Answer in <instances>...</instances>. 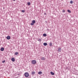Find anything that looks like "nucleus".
I'll return each mask as SVG.
<instances>
[{
	"label": "nucleus",
	"instance_id": "obj_20",
	"mask_svg": "<svg viewBox=\"0 0 78 78\" xmlns=\"http://www.w3.org/2000/svg\"><path fill=\"white\" fill-rule=\"evenodd\" d=\"M62 12H66V10H65L64 9H63V10H62Z\"/></svg>",
	"mask_w": 78,
	"mask_h": 78
},
{
	"label": "nucleus",
	"instance_id": "obj_21",
	"mask_svg": "<svg viewBox=\"0 0 78 78\" xmlns=\"http://www.w3.org/2000/svg\"><path fill=\"white\" fill-rule=\"evenodd\" d=\"M34 23H30L31 25H34Z\"/></svg>",
	"mask_w": 78,
	"mask_h": 78
},
{
	"label": "nucleus",
	"instance_id": "obj_14",
	"mask_svg": "<svg viewBox=\"0 0 78 78\" xmlns=\"http://www.w3.org/2000/svg\"><path fill=\"white\" fill-rule=\"evenodd\" d=\"M19 54V53L18 52H16L15 53V55H17Z\"/></svg>",
	"mask_w": 78,
	"mask_h": 78
},
{
	"label": "nucleus",
	"instance_id": "obj_8",
	"mask_svg": "<svg viewBox=\"0 0 78 78\" xmlns=\"http://www.w3.org/2000/svg\"><path fill=\"white\" fill-rule=\"evenodd\" d=\"M38 74L39 75H41V74H42V72L41 71H40L38 72Z\"/></svg>",
	"mask_w": 78,
	"mask_h": 78
},
{
	"label": "nucleus",
	"instance_id": "obj_11",
	"mask_svg": "<svg viewBox=\"0 0 78 78\" xmlns=\"http://www.w3.org/2000/svg\"><path fill=\"white\" fill-rule=\"evenodd\" d=\"M43 36L44 37H46V36H47V34H43Z\"/></svg>",
	"mask_w": 78,
	"mask_h": 78
},
{
	"label": "nucleus",
	"instance_id": "obj_5",
	"mask_svg": "<svg viewBox=\"0 0 78 78\" xmlns=\"http://www.w3.org/2000/svg\"><path fill=\"white\" fill-rule=\"evenodd\" d=\"M11 60L13 62H14V61H15V59L14 58H12Z\"/></svg>",
	"mask_w": 78,
	"mask_h": 78
},
{
	"label": "nucleus",
	"instance_id": "obj_18",
	"mask_svg": "<svg viewBox=\"0 0 78 78\" xmlns=\"http://www.w3.org/2000/svg\"><path fill=\"white\" fill-rule=\"evenodd\" d=\"M52 45V43H49V46H51Z\"/></svg>",
	"mask_w": 78,
	"mask_h": 78
},
{
	"label": "nucleus",
	"instance_id": "obj_7",
	"mask_svg": "<svg viewBox=\"0 0 78 78\" xmlns=\"http://www.w3.org/2000/svg\"><path fill=\"white\" fill-rule=\"evenodd\" d=\"M43 45L44 46H47V43H43Z\"/></svg>",
	"mask_w": 78,
	"mask_h": 78
},
{
	"label": "nucleus",
	"instance_id": "obj_9",
	"mask_svg": "<svg viewBox=\"0 0 78 78\" xmlns=\"http://www.w3.org/2000/svg\"><path fill=\"white\" fill-rule=\"evenodd\" d=\"M51 74L52 75H55V73H53L52 72H50Z\"/></svg>",
	"mask_w": 78,
	"mask_h": 78
},
{
	"label": "nucleus",
	"instance_id": "obj_24",
	"mask_svg": "<svg viewBox=\"0 0 78 78\" xmlns=\"http://www.w3.org/2000/svg\"><path fill=\"white\" fill-rule=\"evenodd\" d=\"M13 1H14V2H15V1H16V0H13Z\"/></svg>",
	"mask_w": 78,
	"mask_h": 78
},
{
	"label": "nucleus",
	"instance_id": "obj_22",
	"mask_svg": "<svg viewBox=\"0 0 78 78\" xmlns=\"http://www.w3.org/2000/svg\"><path fill=\"white\" fill-rule=\"evenodd\" d=\"M4 62H5V60H4L2 62V63H4Z\"/></svg>",
	"mask_w": 78,
	"mask_h": 78
},
{
	"label": "nucleus",
	"instance_id": "obj_23",
	"mask_svg": "<svg viewBox=\"0 0 78 78\" xmlns=\"http://www.w3.org/2000/svg\"><path fill=\"white\" fill-rule=\"evenodd\" d=\"M22 12H25V10H22Z\"/></svg>",
	"mask_w": 78,
	"mask_h": 78
},
{
	"label": "nucleus",
	"instance_id": "obj_1",
	"mask_svg": "<svg viewBox=\"0 0 78 78\" xmlns=\"http://www.w3.org/2000/svg\"><path fill=\"white\" fill-rule=\"evenodd\" d=\"M31 62L32 64H36L37 63L36 61L34 60H32Z\"/></svg>",
	"mask_w": 78,
	"mask_h": 78
},
{
	"label": "nucleus",
	"instance_id": "obj_6",
	"mask_svg": "<svg viewBox=\"0 0 78 78\" xmlns=\"http://www.w3.org/2000/svg\"><path fill=\"white\" fill-rule=\"evenodd\" d=\"M41 59L42 60H45V58H44V57H43L41 58Z\"/></svg>",
	"mask_w": 78,
	"mask_h": 78
},
{
	"label": "nucleus",
	"instance_id": "obj_13",
	"mask_svg": "<svg viewBox=\"0 0 78 78\" xmlns=\"http://www.w3.org/2000/svg\"><path fill=\"white\" fill-rule=\"evenodd\" d=\"M35 72H34V71L32 72L31 73L32 75H34V74H35Z\"/></svg>",
	"mask_w": 78,
	"mask_h": 78
},
{
	"label": "nucleus",
	"instance_id": "obj_12",
	"mask_svg": "<svg viewBox=\"0 0 78 78\" xmlns=\"http://www.w3.org/2000/svg\"><path fill=\"white\" fill-rule=\"evenodd\" d=\"M32 23H33L34 24V23H36V21H35V20H33L32 21Z\"/></svg>",
	"mask_w": 78,
	"mask_h": 78
},
{
	"label": "nucleus",
	"instance_id": "obj_15",
	"mask_svg": "<svg viewBox=\"0 0 78 78\" xmlns=\"http://www.w3.org/2000/svg\"><path fill=\"white\" fill-rule=\"evenodd\" d=\"M27 5H28V6H30L31 5V3L30 2H28L27 3Z\"/></svg>",
	"mask_w": 78,
	"mask_h": 78
},
{
	"label": "nucleus",
	"instance_id": "obj_4",
	"mask_svg": "<svg viewBox=\"0 0 78 78\" xmlns=\"http://www.w3.org/2000/svg\"><path fill=\"white\" fill-rule=\"evenodd\" d=\"M6 39L8 40H9V39H11V37L10 36H8L6 37Z\"/></svg>",
	"mask_w": 78,
	"mask_h": 78
},
{
	"label": "nucleus",
	"instance_id": "obj_16",
	"mask_svg": "<svg viewBox=\"0 0 78 78\" xmlns=\"http://www.w3.org/2000/svg\"><path fill=\"white\" fill-rule=\"evenodd\" d=\"M67 12H69V13H71V11H70V10H68Z\"/></svg>",
	"mask_w": 78,
	"mask_h": 78
},
{
	"label": "nucleus",
	"instance_id": "obj_3",
	"mask_svg": "<svg viewBox=\"0 0 78 78\" xmlns=\"http://www.w3.org/2000/svg\"><path fill=\"white\" fill-rule=\"evenodd\" d=\"M58 52H61V48H58Z\"/></svg>",
	"mask_w": 78,
	"mask_h": 78
},
{
	"label": "nucleus",
	"instance_id": "obj_2",
	"mask_svg": "<svg viewBox=\"0 0 78 78\" xmlns=\"http://www.w3.org/2000/svg\"><path fill=\"white\" fill-rule=\"evenodd\" d=\"M24 75L25 77H28L29 76V73L27 72L25 73H24Z\"/></svg>",
	"mask_w": 78,
	"mask_h": 78
},
{
	"label": "nucleus",
	"instance_id": "obj_17",
	"mask_svg": "<svg viewBox=\"0 0 78 78\" xmlns=\"http://www.w3.org/2000/svg\"><path fill=\"white\" fill-rule=\"evenodd\" d=\"M38 41L39 42H41V41H42V39H39Z\"/></svg>",
	"mask_w": 78,
	"mask_h": 78
},
{
	"label": "nucleus",
	"instance_id": "obj_10",
	"mask_svg": "<svg viewBox=\"0 0 78 78\" xmlns=\"http://www.w3.org/2000/svg\"><path fill=\"white\" fill-rule=\"evenodd\" d=\"M4 48H1V51H4Z\"/></svg>",
	"mask_w": 78,
	"mask_h": 78
},
{
	"label": "nucleus",
	"instance_id": "obj_19",
	"mask_svg": "<svg viewBox=\"0 0 78 78\" xmlns=\"http://www.w3.org/2000/svg\"><path fill=\"white\" fill-rule=\"evenodd\" d=\"M73 2L72 1H70V4H73Z\"/></svg>",
	"mask_w": 78,
	"mask_h": 78
}]
</instances>
